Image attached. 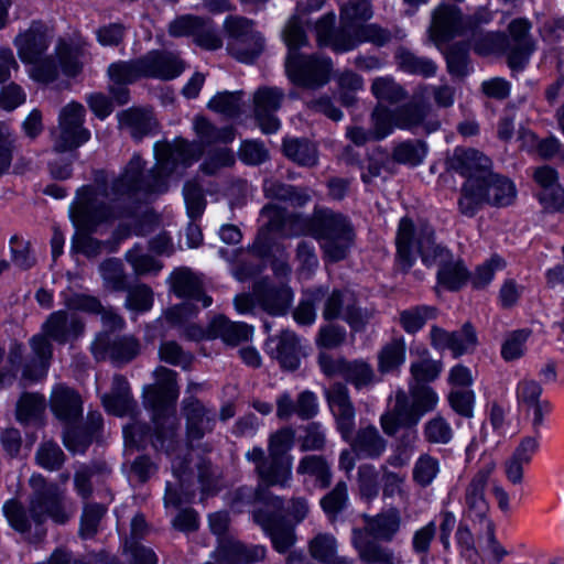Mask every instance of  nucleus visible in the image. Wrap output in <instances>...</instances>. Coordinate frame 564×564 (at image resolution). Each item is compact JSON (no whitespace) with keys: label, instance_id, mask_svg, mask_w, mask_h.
Returning a JSON list of instances; mask_svg holds the SVG:
<instances>
[{"label":"nucleus","instance_id":"nucleus-52","mask_svg":"<svg viewBox=\"0 0 564 564\" xmlns=\"http://www.w3.org/2000/svg\"><path fill=\"white\" fill-rule=\"evenodd\" d=\"M170 419H151L153 434L151 445L155 451L170 453L176 445V429L173 424H167Z\"/></svg>","mask_w":564,"mask_h":564},{"label":"nucleus","instance_id":"nucleus-8","mask_svg":"<svg viewBox=\"0 0 564 564\" xmlns=\"http://www.w3.org/2000/svg\"><path fill=\"white\" fill-rule=\"evenodd\" d=\"M284 66L286 77L293 86L311 90L326 86L334 72L333 59L317 53L285 57Z\"/></svg>","mask_w":564,"mask_h":564},{"label":"nucleus","instance_id":"nucleus-56","mask_svg":"<svg viewBox=\"0 0 564 564\" xmlns=\"http://www.w3.org/2000/svg\"><path fill=\"white\" fill-rule=\"evenodd\" d=\"M348 501L347 484L338 481L319 501V506L327 519L333 521L344 510Z\"/></svg>","mask_w":564,"mask_h":564},{"label":"nucleus","instance_id":"nucleus-24","mask_svg":"<svg viewBox=\"0 0 564 564\" xmlns=\"http://www.w3.org/2000/svg\"><path fill=\"white\" fill-rule=\"evenodd\" d=\"M379 541L361 528L355 527L351 530V544L361 562L366 564H394L393 553L381 546Z\"/></svg>","mask_w":564,"mask_h":564},{"label":"nucleus","instance_id":"nucleus-21","mask_svg":"<svg viewBox=\"0 0 564 564\" xmlns=\"http://www.w3.org/2000/svg\"><path fill=\"white\" fill-rule=\"evenodd\" d=\"M50 409L64 424L83 420L84 402L80 393L66 384H58L51 394Z\"/></svg>","mask_w":564,"mask_h":564},{"label":"nucleus","instance_id":"nucleus-35","mask_svg":"<svg viewBox=\"0 0 564 564\" xmlns=\"http://www.w3.org/2000/svg\"><path fill=\"white\" fill-rule=\"evenodd\" d=\"M45 398L36 392H23L15 406V419L21 425L40 423L44 419Z\"/></svg>","mask_w":564,"mask_h":564},{"label":"nucleus","instance_id":"nucleus-12","mask_svg":"<svg viewBox=\"0 0 564 564\" xmlns=\"http://www.w3.org/2000/svg\"><path fill=\"white\" fill-rule=\"evenodd\" d=\"M252 520L270 539L276 553L286 554L296 543L295 523L285 512H270L268 508H257L252 511Z\"/></svg>","mask_w":564,"mask_h":564},{"label":"nucleus","instance_id":"nucleus-10","mask_svg":"<svg viewBox=\"0 0 564 564\" xmlns=\"http://www.w3.org/2000/svg\"><path fill=\"white\" fill-rule=\"evenodd\" d=\"M318 208L315 207L312 215H305L290 213L281 205L269 203L262 207L261 214L268 217L269 229L281 236L314 238Z\"/></svg>","mask_w":564,"mask_h":564},{"label":"nucleus","instance_id":"nucleus-39","mask_svg":"<svg viewBox=\"0 0 564 564\" xmlns=\"http://www.w3.org/2000/svg\"><path fill=\"white\" fill-rule=\"evenodd\" d=\"M98 349L108 352L113 361L130 362L140 352V344L134 337H121L112 343L100 340L93 352L97 355Z\"/></svg>","mask_w":564,"mask_h":564},{"label":"nucleus","instance_id":"nucleus-47","mask_svg":"<svg viewBox=\"0 0 564 564\" xmlns=\"http://www.w3.org/2000/svg\"><path fill=\"white\" fill-rule=\"evenodd\" d=\"M416 426L417 425L400 426L393 434H387L388 436H394L402 431V435L397 441L395 452L388 457L387 462L390 466L401 467L405 464L409 458V452L413 449L417 438Z\"/></svg>","mask_w":564,"mask_h":564},{"label":"nucleus","instance_id":"nucleus-14","mask_svg":"<svg viewBox=\"0 0 564 564\" xmlns=\"http://www.w3.org/2000/svg\"><path fill=\"white\" fill-rule=\"evenodd\" d=\"M104 433L101 414L89 415L83 422L72 421L63 426L62 443L72 455H85L94 442H99Z\"/></svg>","mask_w":564,"mask_h":564},{"label":"nucleus","instance_id":"nucleus-48","mask_svg":"<svg viewBox=\"0 0 564 564\" xmlns=\"http://www.w3.org/2000/svg\"><path fill=\"white\" fill-rule=\"evenodd\" d=\"M372 0H347L339 8V20L351 25H364L372 15Z\"/></svg>","mask_w":564,"mask_h":564},{"label":"nucleus","instance_id":"nucleus-11","mask_svg":"<svg viewBox=\"0 0 564 564\" xmlns=\"http://www.w3.org/2000/svg\"><path fill=\"white\" fill-rule=\"evenodd\" d=\"M425 264H437V282L451 291L458 290L467 280L468 272L462 262L452 260L451 252L437 243L434 234L425 228Z\"/></svg>","mask_w":564,"mask_h":564},{"label":"nucleus","instance_id":"nucleus-62","mask_svg":"<svg viewBox=\"0 0 564 564\" xmlns=\"http://www.w3.org/2000/svg\"><path fill=\"white\" fill-rule=\"evenodd\" d=\"M311 556L319 563H330L337 554V541L334 535L318 533L308 543Z\"/></svg>","mask_w":564,"mask_h":564},{"label":"nucleus","instance_id":"nucleus-34","mask_svg":"<svg viewBox=\"0 0 564 564\" xmlns=\"http://www.w3.org/2000/svg\"><path fill=\"white\" fill-rule=\"evenodd\" d=\"M182 412L185 417L186 436L191 441H200L205 436L206 408L196 397L183 400Z\"/></svg>","mask_w":564,"mask_h":564},{"label":"nucleus","instance_id":"nucleus-45","mask_svg":"<svg viewBox=\"0 0 564 564\" xmlns=\"http://www.w3.org/2000/svg\"><path fill=\"white\" fill-rule=\"evenodd\" d=\"M41 505L46 510L47 517L56 524H66L69 516L65 510L63 497L56 485L39 490Z\"/></svg>","mask_w":564,"mask_h":564},{"label":"nucleus","instance_id":"nucleus-36","mask_svg":"<svg viewBox=\"0 0 564 564\" xmlns=\"http://www.w3.org/2000/svg\"><path fill=\"white\" fill-rule=\"evenodd\" d=\"M119 122L131 129V137L134 141L154 133L158 126L156 120L144 109L129 108L118 113Z\"/></svg>","mask_w":564,"mask_h":564},{"label":"nucleus","instance_id":"nucleus-16","mask_svg":"<svg viewBox=\"0 0 564 564\" xmlns=\"http://www.w3.org/2000/svg\"><path fill=\"white\" fill-rule=\"evenodd\" d=\"M13 43L23 64H35L45 55L51 44L46 23L41 19L32 20L29 29L17 35Z\"/></svg>","mask_w":564,"mask_h":564},{"label":"nucleus","instance_id":"nucleus-33","mask_svg":"<svg viewBox=\"0 0 564 564\" xmlns=\"http://www.w3.org/2000/svg\"><path fill=\"white\" fill-rule=\"evenodd\" d=\"M210 329L215 333L212 338L218 335L228 345H239L252 338L254 327L246 322H231L226 316L219 315L212 324Z\"/></svg>","mask_w":564,"mask_h":564},{"label":"nucleus","instance_id":"nucleus-26","mask_svg":"<svg viewBox=\"0 0 564 564\" xmlns=\"http://www.w3.org/2000/svg\"><path fill=\"white\" fill-rule=\"evenodd\" d=\"M101 404L108 414L118 417H122L133 410L135 401L130 383L124 376H115L111 391L102 395Z\"/></svg>","mask_w":564,"mask_h":564},{"label":"nucleus","instance_id":"nucleus-6","mask_svg":"<svg viewBox=\"0 0 564 564\" xmlns=\"http://www.w3.org/2000/svg\"><path fill=\"white\" fill-rule=\"evenodd\" d=\"M96 195L95 187L89 184L82 185L76 191L79 207L76 213L70 215V219H78L79 228L86 231L84 241H93V234L100 225H110L115 220L130 215L127 206L97 200Z\"/></svg>","mask_w":564,"mask_h":564},{"label":"nucleus","instance_id":"nucleus-40","mask_svg":"<svg viewBox=\"0 0 564 564\" xmlns=\"http://www.w3.org/2000/svg\"><path fill=\"white\" fill-rule=\"evenodd\" d=\"M406 347L403 338L393 339L384 345L378 355V370L381 373H391L405 361Z\"/></svg>","mask_w":564,"mask_h":564},{"label":"nucleus","instance_id":"nucleus-20","mask_svg":"<svg viewBox=\"0 0 564 564\" xmlns=\"http://www.w3.org/2000/svg\"><path fill=\"white\" fill-rule=\"evenodd\" d=\"M530 29L531 23L522 18L511 21L508 26V64L512 69L523 68L534 50Z\"/></svg>","mask_w":564,"mask_h":564},{"label":"nucleus","instance_id":"nucleus-18","mask_svg":"<svg viewBox=\"0 0 564 564\" xmlns=\"http://www.w3.org/2000/svg\"><path fill=\"white\" fill-rule=\"evenodd\" d=\"M466 28L460 10L451 4H441L432 15L431 39L437 44L449 42L463 35Z\"/></svg>","mask_w":564,"mask_h":564},{"label":"nucleus","instance_id":"nucleus-53","mask_svg":"<svg viewBox=\"0 0 564 564\" xmlns=\"http://www.w3.org/2000/svg\"><path fill=\"white\" fill-rule=\"evenodd\" d=\"M3 516L9 525L20 534L31 533V520L29 511L22 502L15 498L7 500L2 506Z\"/></svg>","mask_w":564,"mask_h":564},{"label":"nucleus","instance_id":"nucleus-23","mask_svg":"<svg viewBox=\"0 0 564 564\" xmlns=\"http://www.w3.org/2000/svg\"><path fill=\"white\" fill-rule=\"evenodd\" d=\"M491 160L475 149H456L452 158V167L469 182L476 178L480 183L491 173Z\"/></svg>","mask_w":564,"mask_h":564},{"label":"nucleus","instance_id":"nucleus-15","mask_svg":"<svg viewBox=\"0 0 564 564\" xmlns=\"http://www.w3.org/2000/svg\"><path fill=\"white\" fill-rule=\"evenodd\" d=\"M263 350L275 359L283 371H296L301 367L302 347L295 332L283 329L279 336H268Z\"/></svg>","mask_w":564,"mask_h":564},{"label":"nucleus","instance_id":"nucleus-27","mask_svg":"<svg viewBox=\"0 0 564 564\" xmlns=\"http://www.w3.org/2000/svg\"><path fill=\"white\" fill-rule=\"evenodd\" d=\"M281 152L290 162L302 167H314L318 163V151L314 142L305 137L285 135Z\"/></svg>","mask_w":564,"mask_h":564},{"label":"nucleus","instance_id":"nucleus-13","mask_svg":"<svg viewBox=\"0 0 564 564\" xmlns=\"http://www.w3.org/2000/svg\"><path fill=\"white\" fill-rule=\"evenodd\" d=\"M417 258L423 261V225L417 232L414 221L404 216L400 219L395 234L394 265L401 273H408Z\"/></svg>","mask_w":564,"mask_h":564},{"label":"nucleus","instance_id":"nucleus-54","mask_svg":"<svg viewBox=\"0 0 564 564\" xmlns=\"http://www.w3.org/2000/svg\"><path fill=\"white\" fill-rule=\"evenodd\" d=\"M65 459L66 456L64 452L53 440L41 443L35 454L36 464L48 471L59 470Z\"/></svg>","mask_w":564,"mask_h":564},{"label":"nucleus","instance_id":"nucleus-38","mask_svg":"<svg viewBox=\"0 0 564 564\" xmlns=\"http://www.w3.org/2000/svg\"><path fill=\"white\" fill-rule=\"evenodd\" d=\"M296 473L299 475H308L314 477L321 489H326L332 484L333 474L330 465L322 455L303 456L299 462Z\"/></svg>","mask_w":564,"mask_h":564},{"label":"nucleus","instance_id":"nucleus-2","mask_svg":"<svg viewBox=\"0 0 564 564\" xmlns=\"http://www.w3.org/2000/svg\"><path fill=\"white\" fill-rule=\"evenodd\" d=\"M184 70L185 63L174 53L151 50L139 57L110 63L107 67V77L112 84L130 86L143 78L173 80Z\"/></svg>","mask_w":564,"mask_h":564},{"label":"nucleus","instance_id":"nucleus-46","mask_svg":"<svg viewBox=\"0 0 564 564\" xmlns=\"http://www.w3.org/2000/svg\"><path fill=\"white\" fill-rule=\"evenodd\" d=\"M183 197L186 215L191 220L202 218L206 209V198L203 186L196 180H188L183 185Z\"/></svg>","mask_w":564,"mask_h":564},{"label":"nucleus","instance_id":"nucleus-37","mask_svg":"<svg viewBox=\"0 0 564 564\" xmlns=\"http://www.w3.org/2000/svg\"><path fill=\"white\" fill-rule=\"evenodd\" d=\"M145 161L139 154H133L124 166L120 178L112 184L115 194L135 193L140 191L145 174Z\"/></svg>","mask_w":564,"mask_h":564},{"label":"nucleus","instance_id":"nucleus-49","mask_svg":"<svg viewBox=\"0 0 564 564\" xmlns=\"http://www.w3.org/2000/svg\"><path fill=\"white\" fill-rule=\"evenodd\" d=\"M372 134L376 141H381L394 132L395 118L393 109L389 106L378 102L371 112Z\"/></svg>","mask_w":564,"mask_h":564},{"label":"nucleus","instance_id":"nucleus-41","mask_svg":"<svg viewBox=\"0 0 564 564\" xmlns=\"http://www.w3.org/2000/svg\"><path fill=\"white\" fill-rule=\"evenodd\" d=\"M371 94L378 102L390 105L399 104L409 97L406 89L398 84L393 77H377L371 84Z\"/></svg>","mask_w":564,"mask_h":564},{"label":"nucleus","instance_id":"nucleus-25","mask_svg":"<svg viewBox=\"0 0 564 564\" xmlns=\"http://www.w3.org/2000/svg\"><path fill=\"white\" fill-rule=\"evenodd\" d=\"M379 541L361 528L355 527L351 530V544L361 562L366 564H394L393 553L381 546Z\"/></svg>","mask_w":564,"mask_h":564},{"label":"nucleus","instance_id":"nucleus-63","mask_svg":"<svg viewBox=\"0 0 564 564\" xmlns=\"http://www.w3.org/2000/svg\"><path fill=\"white\" fill-rule=\"evenodd\" d=\"M270 158L263 141L258 139L242 140L238 149V159L247 166H259Z\"/></svg>","mask_w":564,"mask_h":564},{"label":"nucleus","instance_id":"nucleus-17","mask_svg":"<svg viewBox=\"0 0 564 564\" xmlns=\"http://www.w3.org/2000/svg\"><path fill=\"white\" fill-rule=\"evenodd\" d=\"M43 334L58 345L76 341L85 333V323L65 310L52 312L41 327Z\"/></svg>","mask_w":564,"mask_h":564},{"label":"nucleus","instance_id":"nucleus-51","mask_svg":"<svg viewBox=\"0 0 564 564\" xmlns=\"http://www.w3.org/2000/svg\"><path fill=\"white\" fill-rule=\"evenodd\" d=\"M473 45L479 55H489L494 53H506L508 55V36L500 32H475L473 34Z\"/></svg>","mask_w":564,"mask_h":564},{"label":"nucleus","instance_id":"nucleus-7","mask_svg":"<svg viewBox=\"0 0 564 564\" xmlns=\"http://www.w3.org/2000/svg\"><path fill=\"white\" fill-rule=\"evenodd\" d=\"M253 25L251 19L241 15H228L224 22L229 55L246 65L254 64L265 46L264 36Z\"/></svg>","mask_w":564,"mask_h":564},{"label":"nucleus","instance_id":"nucleus-29","mask_svg":"<svg viewBox=\"0 0 564 564\" xmlns=\"http://www.w3.org/2000/svg\"><path fill=\"white\" fill-rule=\"evenodd\" d=\"M293 457L270 455L263 466L258 467V480L264 487H286L292 479Z\"/></svg>","mask_w":564,"mask_h":564},{"label":"nucleus","instance_id":"nucleus-4","mask_svg":"<svg viewBox=\"0 0 564 564\" xmlns=\"http://www.w3.org/2000/svg\"><path fill=\"white\" fill-rule=\"evenodd\" d=\"M417 359L411 365V375L415 381L411 395L404 390L395 392L394 404L380 416L384 434H393L400 426L417 425L423 416V350L416 348Z\"/></svg>","mask_w":564,"mask_h":564},{"label":"nucleus","instance_id":"nucleus-64","mask_svg":"<svg viewBox=\"0 0 564 564\" xmlns=\"http://www.w3.org/2000/svg\"><path fill=\"white\" fill-rule=\"evenodd\" d=\"M347 337V330L343 325L328 322L321 325L315 336L316 347L324 350H332L340 347Z\"/></svg>","mask_w":564,"mask_h":564},{"label":"nucleus","instance_id":"nucleus-50","mask_svg":"<svg viewBox=\"0 0 564 564\" xmlns=\"http://www.w3.org/2000/svg\"><path fill=\"white\" fill-rule=\"evenodd\" d=\"M357 485L361 499L367 502L375 500L379 496L381 481L379 478V471L372 464L359 465Z\"/></svg>","mask_w":564,"mask_h":564},{"label":"nucleus","instance_id":"nucleus-30","mask_svg":"<svg viewBox=\"0 0 564 564\" xmlns=\"http://www.w3.org/2000/svg\"><path fill=\"white\" fill-rule=\"evenodd\" d=\"M350 446L357 457L377 459L386 452L387 441L378 429L370 424L357 431L355 437L350 440Z\"/></svg>","mask_w":564,"mask_h":564},{"label":"nucleus","instance_id":"nucleus-55","mask_svg":"<svg viewBox=\"0 0 564 564\" xmlns=\"http://www.w3.org/2000/svg\"><path fill=\"white\" fill-rule=\"evenodd\" d=\"M153 290L148 284L139 283L128 290L124 306L130 312L143 314L149 312L153 307Z\"/></svg>","mask_w":564,"mask_h":564},{"label":"nucleus","instance_id":"nucleus-22","mask_svg":"<svg viewBox=\"0 0 564 564\" xmlns=\"http://www.w3.org/2000/svg\"><path fill=\"white\" fill-rule=\"evenodd\" d=\"M254 294L258 304L271 316L286 315L294 297L290 286H276L265 282L256 284Z\"/></svg>","mask_w":564,"mask_h":564},{"label":"nucleus","instance_id":"nucleus-61","mask_svg":"<svg viewBox=\"0 0 564 564\" xmlns=\"http://www.w3.org/2000/svg\"><path fill=\"white\" fill-rule=\"evenodd\" d=\"M11 261L22 271H28L36 264V258L32 252L31 242L25 241L19 235H13L9 239Z\"/></svg>","mask_w":564,"mask_h":564},{"label":"nucleus","instance_id":"nucleus-32","mask_svg":"<svg viewBox=\"0 0 564 564\" xmlns=\"http://www.w3.org/2000/svg\"><path fill=\"white\" fill-rule=\"evenodd\" d=\"M400 528V513L397 508L376 516H365V527L361 530L369 532V535L384 542L393 539Z\"/></svg>","mask_w":564,"mask_h":564},{"label":"nucleus","instance_id":"nucleus-28","mask_svg":"<svg viewBox=\"0 0 564 564\" xmlns=\"http://www.w3.org/2000/svg\"><path fill=\"white\" fill-rule=\"evenodd\" d=\"M178 392L145 386L142 393L143 405L151 413V419H171L175 414Z\"/></svg>","mask_w":564,"mask_h":564},{"label":"nucleus","instance_id":"nucleus-31","mask_svg":"<svg viewBox=\"0 0 564 564\" xmlns=\"http://www.w3.org/2000/svg\"><path fill=\"white\" fill-rule=\"evenodd\" d=\"M394 126L399 130H411L423 126V84H417L413 98L393 108Z\"/></svg>","mask_w":564,"mask_h":564},{"label":"nucleus","instance_id":"nucleus-42","mask_svg":"<svg viewBox=\"0 0 564 564\" xmlns=\"http://www.w3.org/2000/svg\"><path fill=\"white\" fill-rule=\"evenodd\" d=\"M242 90H224L218 91L207 102V108L216 113L224 115L226 117H238L242 109Z\"/></svg>","mask_w":564,"mask_h":564},{"label":"nucleus","instance_id":"nucleus-59","mask_svg":"<svg viewBox=\"0 0 564 564\" xmlns=\"http://www.w3.org/2000/svg\"><path fill=\"white\" fill-rule=\"evenodd\" d=\"M343 366L344 370L340 377L355 388L361 389L371 383L373 370L367 361L361 359L346 360Z\"/></svg>","mask_w":564,"mask_h":564},{"label":"nucleus","instance_id":"nucleus-1","mask_svg":"<svg viewBox=\"0 0 564 564\" xmlns=\"http://www.w3.org/2000/svg\"><path fill=\"white\" fill-rule=\"evenodd\" d=\"M495 469L496 464L489 462L470 477L464 489L463 503L464 516L478 527V543L490 552L496 563H500L508 552L496 539L495 524L488 516L490 507L486 496Z\"/></svg>","mask_w":564,"mask_h":564},{"label":"nucleus","instance_id":"nucleus-60","mask_svg":"<svg viewBox=\"0 0 564 564\" xmlns=\"http://www.w3.org/2000/svg\"><path fill=\"white\" fill-rule=\"evenodd\" d=\"M283 41L288 48L286 57L303 54L301 48L308 45V37L299 15H294L283 32Z\"/></svg>","mask_w":564,"mask_h":564},{"label":"nucleus","instance_id":"nucleus-19","mask_svg":"<svg viewBox=\"0 0 564 564\" xmlns=\"http://www.w3.org/2000/svg\"><path fill=\"white\" fill-rule=\"evenodd\" d=\"M64 304L70 311L99 315L102 326L111 332L120 330L124 326L123 317L113 307H105L95 295L74 293L65 300Z\"/></svg>","mask_w":564,"mask_h":564},{"label":"nucleus","instance_id":"nucleus-9","mask_svg":"<svg viewBox=\"0 0 564 564\" xmlns=\"http://www.w3.org/2000/svg\"><path fill=\"white\" fill-rule=\"evenodd\" d=\"M171 291L183 303L173 306L169 313L171 321H181L198 312L197 306L192 303H200L207 308L213 304V297L204 289L203 282L187 268L175 269L170 275Z\"/></svg>","mask_w":564,"mask_h":564},{"label":"nucleus","instance_id":"nucleus-5","mask_svg":"<svg viewBox=\"0 0 564 564\" xmlns=\"http://www.w3.org/2000/svg\"><path fill=\"white\" fill-rule=\"evenodd\" d=\"M516 196L514 184L508 177L491 172L480 183L476 178L464 183L458 206L463 215L473 217L484 204L506 207L514 202Z\"/></svg>","mask_w":564,"mask_h":564},{"label":"nucleus","instance_id":"nucleus-3","mask_svg":"<svg viewBox=\"0 0 564 564\" xmlns=\"http://www.w3.org/2000/svg\"><path fill=\"white\" fill-rule=\"evenodd\" d=\"M325 263L335 264L348 258L356 241V230L348 216L328 207H319L314 231Z\"/></svg>","mask_w":564,"mask_h":564},{"label":"nucleus","instance_id":"nucleus-43","mask_svg":"<svg viewBox=\"0 0 564 564\" xmlns=\"http://www.w3.org/2000/svg\"><path fill=\"white\" fill-rule=\"evenodd\" d=\"M359 26L339 20V25L326 48H330L335 54H345L359 47Z\"/></svg>","mask_w":564,"mask_h":564},{"label":"nucleus","instance_id":"nucleus-57","mask_svg":"<svg viewBox=\"0 0 564 564\" xmlns=\"http://www.w3.org/2000/svg\"><path fill=\"white\" fill-rule=\"evenodd\" d=\"M327 402L335 419L356 415L349 390L343 383H336L327 392Z\"/></svg>","mask_w":564,"mask_h":564},{"label":"nucleus","instance_id":"nucleus-44","mask_svg":"<svg viewBox=\"0 0 564 564\" xmlns=\"http://www.w3.org/2000/svg\"><path fill=\"white\" fill-rule=\"evenodd\" d=\"M91 138V132L85 126L80 128L59 129V135L54 143L56 153H78L77 150Z\"/></svg>","mask_w":564,"mask_h":564},{"label":"nucleus","instance_id":"nucleus-58","mask_svg":"<svg viewBox=\"0 0 564 564\" xmlns=\"http://www.w3.org/2000/svg\"><path fill=\"white\" fill-rule=\"evenodd\" d=\"M106 511L107 509L98 502H90L84 506L78 530V534L82 539L88 540L95 538Z\"/></svg>","mask_w":564,"mask_h":564}]
</instances>
